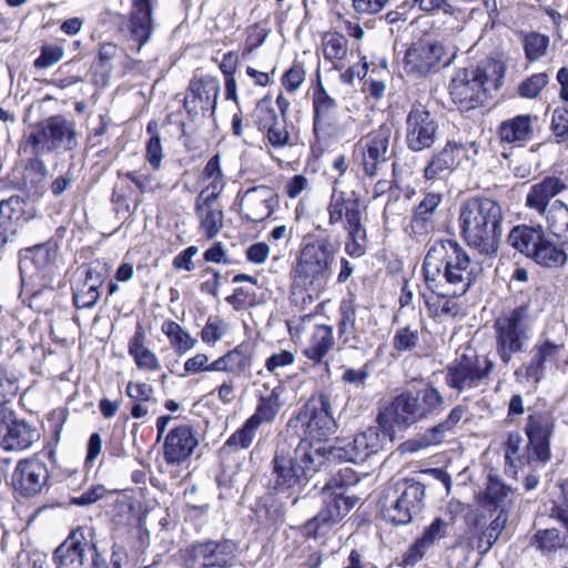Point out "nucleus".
I'll use <instances>...</instances> for the list:
<instances>
[{
  "label": "nucleus",
  "mask_w": 568,
  "mask_h": 568,
  "mask_svg": "<svg viewBox=\"0 0 568 568\" xmlns=\"http://www.w3.org/2000/svg\"><path fill=\"white\" fill-rule=\"evenodd\" d=\"M435 295V301L432 302L427 300L426 303L436 317H457L458 315H462V306L456 301L458 296Z\"/></svg>",
  "instance_id": "nucleus-54"
},
{
  "label": "nucleus",
  "mask_w": 568,
  "mask_h": 568,
  "mask_svg": "<svg viewBox=\"0 0 568 568\" xmlns=\"http://www.w3.org/2000/svg\"><path fill=\"white\" fill-rule=\"evenodd\" d=\"M55 244L47 242L20 252L19 268L21 275L32 276L33 271L45 270L55 258Z\"/></svg>",
  "instance_id": "nucleus-30"
},
{
  "label": "nucleus",
  "mask_w": 568,
  "mask_h": 568,
  "mask_svg": "<svg viewBox=\"0 0 568 568\" xmlns=\"http://www.w3.org/2000/svg\"><path fill=\"white\" fill-rule=\"evenodd\" d=\"M195 215L200 232L207 239H214L223 227V206L220 202L195 201Z\"/></svg>",
  "instance_id": "nucleus-34"
},
{
  "label": "nucleus",
  "mask_w": 568,
  "mask_h": 568,
  "mask_svg": "<svg viewBox=\"0 0 568 568\" xmlns=\"http://www.w3.org/2000/svg\"><path fill=\"white\" fill-rule=\"evenodd\" d=\"M514 491L510 486L505 485L497 477L489 476L485 490V499L499 510L508 511L513 503Z\"/></svg>",
  "instance_id": "nucleus-46"
},
{
  "label": "nucleus",
  "mask_w": 568,
  "mask_h": 568,
  "mask_svg": "<svg viewBox=\"0 0 568 568\" xmlns=\"http://www.w3.org/2000/svg\"><path fill=\"white\" fill-rule=\"evenodd\" d=\"M496 353L504 365L523 353L530 338L527 310L523 306L501 313L494 323Z\"/></svg>",
  "instance_id": "nucleus-8"
},
{
  "label": "nucleus",
  "mask_w": 568,
  "mask_h": 568,
  "mask_svg": "<svg viewBox=\"0 0 568 568\" xmlns=\"http://www.w3.org/2000/svg\"><path fill=\"white\" fill-rule=\"evenodd\" d=\"M388 443H392L390 425L385 424L383 427L377 423V426L356 434L352 442L343 440L326 448V455L327 459L362 463L369 456L384 450Z\"/></svg>",
  "instance_id": "nucleus-10"
},
{
  "label": "nucleus",
  "mask_w": 568,
  "mask_h": 568,
  "mask_svg": "<svg viewBox=\"0 0 568 568\" xmlns=\"http://www.w3.org/2000/svg\"><path fill=\"white\" fill-rule=\"evenodd\" d=\"M456 240L435 241L424 262L423 274L426 286L443 296H463L481 272Z\"/></svg>",
  "instance_id": "nucleus-1"
},
{
  "label": "nucleus",
  "mask_w": 568,
  "mask_h": 568,
  "mask_svg": "<svg viewBox=\"0 0 568 568\" xmlns=\"http://www.w3.org/2000/svg\"><path fill=\"white\" fill-rule=\"evenodd\" d=\"M327 459L326 447L310 448L300 446L293 458L276 456L274 458V474L276 488L293 487L302 480H308Z\"/></svg>",
  "instance_id": "nucleus-9"
},
{
  "label": "nucleus",
  "mask_w": 568,
  "mask_h": 568,
  "mask_svg": "<svg viewBox=\"0 0 568 568\" xmlns=\"http://www.w3.org/2000/svg\"><path fill=\"white\" fill-rule=\"evenodd\" d=\"M419 342V331L417 326L406 325L396 331L393 337V347L397 352H408L414 349Z\"/></svg>",
  "instance_id": "nucleus-57"
},
{
  "label": "nucleus",
  "mask_w": 568,
  "mask_h": 568,
  "mask_svg": "<svg viewBox=\"0 0 568 568\" xmlns=\"http://www.w3.org/2000/svg\"><path fill=\"white\" fill-rule=\"evenodd\" d=\"M346 489L341 477H333L325 484L322 489L321 510L304 525L307 537L318 538L327 535L351 511L357 498L347 496Z\"/></svg>",
  "instance_id": "nucleus-7"
},
{
  "label": "nucleus",
  "mask_w": 568,
  "mask_h": 568,
  "mask_svg": "<svg viewBox=\"0 0 568 568\" xmlns=\"http://www.w3.org/2000/svg\"><path fill=\"white\" fill-rule=\"evenodd\" d=\"M523 437L518 432L508 434L506 448H505V460L506 464L517 471V468L524 467L531 463H536L535 458L530 456V452L526 448V452H521Z\"/></svg>",
  "instance_id": "nucleus-45"
},
{
  "label": "nucleus",
  "mask_w": 568,
  "mask_h": 568,
  "mask_svg": "<svg viewBox=\"0 0 568 568\" xmlns=\"http://www.w3.org/2000/svg\"><path fill=\"white\" fill-rule=\"evenodd\" d=\"M251 193L254 194L253 201L255 202L254 215L251 216V221L262 222L274 211L275 193L267 186H251Z\"/></svg>",
  "instance_id": "nucleus-47"
},
{
  "label": "nucleus",
  "mask_w": 568,
  "mask_h": 568,
  "mask_svg": "<svg viewBox=\"0 0 568 568\" xmlns=\"http://www.w3.org/2000/svg\"><path fill=\"white\" fill-rule=\"evenodd\" d=\"M493 368L494 363L488 356L476 352L462 354L446 367L445 383L458 393L469 392L480 387Z\"/></svg>",
  "instance_id": "nucleus-12"
},
{
  "label": "nucleus",
  "mask_w": 568,
  "mask_h": 568,
  "mask_svg": "<svg viewBox=\"0 0 568 568\" xmlns=\"http://www.w3.org/2000/svg\"><path fill=\"white\" fill-rule=\"evenodd\" d=\"M415 408L413 392L402 393L390 402L384 412L378 414L377 423L385 427V424L389 425V420H392L398 427H408L420 420Z\"/></svg>",
  "instance_id": "nucleus-27"
},
{
  "label": "nucleus",
  "mask_w": 568,
  "mask_h": 568,
  "mask_svg": "<svg viewBox=\"0 0 568 568\" xmlns=\"http://www.w3.org/2000/svg\"><path fill=\"white\" fill-rule=\"evenodd\" d=\"M305 70L302 64L294 63L282 78V84L288 93H294L305 81Z\"/></svg>",
  "instance_id": "nucleus-64"
},
{
  "label": "nucleus",
  "mask_w": 568,
  "mask_h": 568,
  "mask_svg": "<svg viewBox=\"0 0 568 568\" xmlns=\"http://www.w3.org/2000/svg\"><path fill=\"white\" fill-rule=\"evenodd\" d=\"M19 390L18 376L8 369L0 367V408H4L3 404L11 397L16 396Z\"/></svg>",
  "instance_id": "nucleus-60"
},
{
  "label": "nucleus",
  "mask_w": 568,
  "mask_h": 568,
  "mask_svg": "<svg viewBox=\"0 0 568 568\" xmlns=\"http://www.w3.org/2000/svg\"><path fill=\"white\" fill-rule=\"evenodd\" d=\"M312 104L314 111L313 131L317 140L329 141L342 134L338 116V105L322 82L320 69L316 71V85L313 91Z\"/></svg>",
  "instance_id": "nucleus-14"
},
{
  "label": "nucleus",
  "mask_w": 568,
  "mask_h": 568,
  "mask_svg": "<svg viewBox=\"0 0 568 568\" xmlns=\"http://www.w3.org/2000/svg\"><path fill=\"white\" fill-rule=\"evenodd\" d=\"M393 129V123L384 122L356 142L354 152L366 176H378L390 159Z\"/></svg>",
  "instance_id": "nucleus-11"
},
{
  "label": "nucleus",
  "mask_w": 568,
  "mask_h": 568,
  "mask_svg": "<svg viewBox=\"0 0 568 568\" xmlns=\"http://www.w3.org/2000/svg\"><path fill=\"white\" fill-rule=\"evenodd\" d=\"M448 54L446 47L440 42H415L405 53L404 71L415 78L426 77L430 71L449 65L456 57V52Z\"/></svg>",
  "instance_id": "nucleus-16"
},
{
  "label": "nucleus",
  "mask_w": 568,
  "mask_h": 568,
  "mask_svg": "<svg viewBox=\"0 0 568 568\" xmlns=\"http://www.w3.org/2000/svg\"><path fill=\"white\" fill-rule=\"evenodd\" d=\"M530 258L539 265L551 268L564 265L567 261V254L560 246L548 240L544 234L540 245H537Z\"/></svg>",
  "instance_id": "nucleus-44"
},
{
  "label": "nucleus",
  "mask_w": 568,
  "mask_h": 568,
  "mask_svg": "<svg viewBox=\"0 0 568 568\" xmlns=\"http://www.w3.org/2000/svg\"><path fill=\"white\" fill-rule=\"evenodd\" d=\"M447 523L442 518H435L433 523L425 528L423 535L410 546L405 554V562L415 565L419 561L426 550L432 547L436 540L445 537L447 530Z\"/></svg>",
  "instance_id": "nucleus-35"
},
{
  "label": "nucleus",
  "mask_w": 568,
  "mask_h": 568,
  "mask_svg": "<svg viewBox=\"0 0 568 568\" xmlns=\"http://www.w3.org/2000/svg\"><path fill=\"white\" fill-rule=\"evenodd\" d=\"M155 0H131L129 31L138 43V51L151 39L154 30L153 7Z\"/></svg>",
  "instance_id": "nucleus-25"
},
{
  "label": "nucleus",
  "mask_w": 568,
  "mask_h": 568,
  "mask_svg": "<svg viewBox=\"0 0 568 568\" xmlns=\"http://www.w3.org/2000/svg\"><path fill=\"white\" fill-rule=\"evenodd\" d=\"M544 234V229L540 225L520 224L513 227L507 241L511 247L530 258L537 245H540Z\"/></svg>",
  "instance_id": "nucleus-37"
},
{
  "label": "nucleus",
  "mask_w": 568,
  "mask_h": 568,
  "mask_svg": "<svg viewBox=\"0 0 568 568\" xmlns=\"http://www.w3.org/2000/svg\"><path fill=\"white\" fill-rule=\"evenodd\" d=\"M500 204L489 197H470L459 212V225L467 244L483 255H495L498 251L503 229Z\"/></svg>",
  "instance_id": "nucleus-2"
},
{
  "label": "nucleus",
  "mask_w": 568,
  "mask_h": 568,
  "mask_svg": "<svg viewBox=\"0 0 568 568\" xmlns=\"http://www.w3.org/2000/svg\"><path fill=\"white\" fill-rule=\"evenodd\" d=\"M298 417L305 425L307 435L317 442L327 439L337 429L329 396L324 393L312 395Z\"/></svg>",
  "instance_id": "nucleus-20"
},
{
  "label": "nucleus",
  "mask_w": 568,
  "mask_h": 568,
  "mask_svg": "<svg viewBox=\"0 0 568 568\" xmlns=\"http://www.w3.org/2000/svg\"><path fill=\"white\" fill-rule=\"evenodd\" d=\"M327 212L331 225H335L343 220L345 224H347L351 219L362 214L361 201L358 197H355L354 194L347 196L344 192L333 190Z\"/></svg>",
  "instance_id": "nucleus-36"
},
{
  "label": "nucleus",
  "mask_w": 568,
  "mask_h": 568,
  "mask_svg": "<svg viewBox=\"0 0 568 568\" xmlns=\"http://www.w3.org/2000/svg\"><path fill=\"white\" fill-rule=\"evenodd\" d=\"M27 202L19 195H12L0 202V220L17 227L20 221L27 222L34 216L33 210L26 211Z\"/></svg>",
  "instance_id": "nucleus-43"
},
{
  "label": "nucleus",
  "mask_w": 568,
  "mask_h": 568,
  "mask_svg": "<svg viewBox=\"0 0 568 568\" xmlns=\"http://www.w3.org/2000/svg\"><path fill=\"white\" fill-rule=\"evenodd\" d=\"M548 81L549 78L547 73H535L519 84L518 94L525 99H535L547 85Z\"/></svg>",
  "instance_id": "nucleus-59"
},
{
  "label": "nucleus",
  "mask_w": 568,
  "mask_h": 568,
  "mask_svg": "<svg viewBox=\"0 0 568 568\" xmlns=\"http://www.w3.org/2000/svg\"><path fill=\"white\" fill-rule=\"evenodd\" d=\"M413 398L420 420L437 414L444 404V397L433 385L413 392Z\"/></svg>",
  "instance_id": "nucleus-40"
},
{
  "label": "nucleus",
  "mask_w": 568,
  "mask_h": 568,
  "mask_svg": "<svg viewBox=\"0 0 568 568\" xmlns=\"http://www.w3.org/2000/svg\"><path fill=\"white\" fill-rule=\"evenodd\" d=\"M450 145L454 148V154L456 160L459 161V165L465 163L469 166H474L477 161V156L479 154V145L475 141L458 143L455 141H449Z\"/></svg>",
  "instance_id": "nucleus-61"
},
{
  "label": "nucleus",
  "mask_w": 568,
  "mask_h": 568,
  "mask_svg": "<svg viewBox=\"0 0 568 568\" xmlns=\"http://www.w3.org/2000/svg\"><path fill=\"white\" fill-rule=\"evenodd\" d=\"M243 345L229 352L211 364V371L241 372L245 368L247 357L243 354Z\"/></svg>",
  "instance_id": "nucleus-55"
},
{
  "label": "nucleus",
  "mask_w": 568,
  "mask_h": 568,
  "mask_svg": "<svg viewBox=\"0 0 568 568\" xmlns=\"http://www.w3.org/2000/svg\"><path fill=\"white\" fill-rule=\"evenodd\" d=\"M276 104L282 116L277 114L271 99L265 98L261 100L254 110V122L257 130L263 133L267 144L275 149H281L290 144V133L284 119L290 102L283 95H278Z\"/></svg>",
  "instance_id": "nucleus-15"
},
{
  "label": "nucleus",
  "mask_w": 568,
  "mask_h": 568,
  "mask_svg": "<svg viewBox=\"0 0 568 568\" xmlns=\"http://www.w3.org/2000/svg\"><path fill=\"white\" fill-rule=\"evenodd\" d=\"M529 114L516 115L503 121L498 126V136L503 142L523 145L532 138V120Z\"/></svg>",
  "instance_id": "nucleus-33"
},
{
  "label": "nucleus",
  "mask_w": 568,
  "mask_h": 568,
  "mask_svg": "<svg viewBox=\"0 0 568 568\" xmlns=\"http://www.w3.org/2000/svg\"><path fill=\"white\" fill-rule=\"evenodd\" d=\"M131 192L130 186H114L111 195V202L114 205L115 212L119 213H128L132 214L138 206L142 203L141 199H138L134 203L133 210L129 203L128 196Z\"/></svg>",
  "instance_id": "nucleus-62"
},
{
  "label": "nucleus",
  "mask_w": 568,
  "mask_h": 568,
  "mask_svg": "<svg viewBox=\"0 0 568 568\" xmlns=\"http://www.w3.org/2000/svg\"><path fill=\"white\" fill-rule=\"evenodd\" d=\"M523 43L527 60L536 61L546 54L549 37L538 32H530L524 37Z\"/></svg>",
  "instance_id": "nucleus-56"
},
{
  "label": "nucleus",
  "mask_w": 568,
  "mask_h": 568,
  "mask_svg": "<svg viewBox=\"0 0 568 568\" xmlns=\"http://www.w3.org/2000/svg\"><path fill=\"white\" fill-rule=\"evenodd\" d=\"M425 486L409 478L390 483L381 498L382 515L393 525H408L417 517L424 506Z\"/></svg>",
  "instance_id": "nucleus-6"
},
{
  "label": "nucleus",
  "mask_w": 568,
  "mask_h": 568,
  "mask_svg": "<svg viewBox=\"0 0 568 568\" xmlns=\"http://www.w3.org/2000/svg\"><path fill=\"white\" fill-rule=\"evenodd\" d=\"M530 545L549 556L564 548L565 539L556 528L539 529L532 536Z\"/></svg>",
  "instance_id": "nucleus-49"
},
{
  "label": "nucleus",
  "mask_w": 568,
  "mask_h": 568,
  "mask_svg": "<svg viewBox=\"0 0 568 568\" xmlns=\"http://www.w3.org/2000/svg\"><path fill=\"white\" fill-rule=\"evenodd\" d=\"M99 277H92L90 273L89 282H83L73 292V303L77 308H91L100 298Z\"/></svg>",
  "instance_id": "nucleus-52"
},
{
  "label": "nucleus",
  "mask_w": 568,
  "mask_h": 568,
  "mask_svg": "<svg viewBox=\"0 0 568 568\" xmlns=\"http://www.w3.org/2000/svg\"><path fill=\"white\" fill-rule=\"evenodd\" d=\"M78 146V132L75 123L62 115H53L34 124L26 135L24 152L31 150L33 159L30 166L41 176H45L47 166L41 159L44 154H62L73 151Z\"/></svg>",
  "instance_id": "nucleus-4"
},
{
  "label": "nucleus",
  "mask_w": 568,
  "mask_h": 568,
  "mask_svg": "<svg viewBox=\"0 0 568 568\" xmlns=\"http://www.w3.org/2000/svg\"><path fill=\"white\" fill-rule=\"evenodd\" d=\"M162 332L166 335L172 347L179 354H184L195 346L196 341L176 322H164L162 324Z\"/></svg>",
  "instance_id": "nucleus-50"
},
{
  "label": "nucleus",
  "mask_w": 568,
  "mask_h": 568,
  "mask_svg": "<svg viewBox=\"0 0 568 568\" xmlns=\"http://www.w3.org/2000/svg\"><path fill=\"white\" fill-rule=\"evenodd\" d=\"M564 344H555L550 341L536 344L531 349V358L526 366V377L534 383H539L545 376L548 365H554L559 359Z\"/></svg>",
  "instance_id": "nucleus-28"
},
{
  "label": "nucleus",
  "mask_w": 568,
  "mask_h": 568,
  "mask_svg": "<svg viewBox=\"0 0 568 568\" xmlns=\"http://www.w3.org/2000/svg\"><path fill=\"white\" fill-rule=\"evenodd\" d=\"M92 537H94V530L91 527H78L72 530L54 550L53 560L57 568H84L83 551L92 547ZM85 568H106V560L103 556L95 554L93 564Z\"/></svg>",
  "instance_id": "nucleus-18"
},
{
  "label": "nucleus",
  "mask_w": 568,
  "mask_h": 568,
  "mask_svg": "<svg viewBox=\"0 0 568 568\" xmlns=\"http://www.w3.org/2000/svg\"><path fill=\"white\" fill-rule=\"evenodd\" d=\"M443 196L437 192H428L416 205L410 220L412 233L415 235H427L434 230V216L442 203Z\"/></svg>",
  "instance_id": "nucleus-29"
},
{
  "label": "nucleus",
  "mask_w": 568,
  "mask_h": 568,
  "mask_svg": "<svg viewBox=\"0 0 568 568\" xmlns=\"http://www.w3.org/2000/svg\"><path fill=\"white\" fill-rule=\"evenodd\" d=\"M120 178L130 180L139 190L141 194L153 193L161 187V183L154 173H150L148 169H140L134 171L118 172Z\"/></svg>",
  "instance_id": "nucleus-53"
},
{
  "label": "nucleus",
  "mask_w": 568,
  "mask_h": 568,
  "mask_svg": "<svg viewBox=\"0 0 568 568\" xmlns=\"http://www.w3.org/2000/svg\"><path fill=\"white\" fill-rule=\"evenodd\" d=\"M546 220L554 235L568 241V206L564 202L556 201L547 211Z\"/></svg>",
  "instance_id": "nucleus-51"
},
{
  "label": "nucleus",
  "mask_w": 568,
  "mask_h": 568,
  "mask_svg": "<svg viewBox=\"0 0 568 568\" xmlns=\"http://www.w3.org/2000/svg\"><path fill=\"white\" fill-rule=\"evenodd\" d=\"M438 124L420 103L413 104L406 118L405 142L413 152L430 149L437 136Z\"/></svg>",
  "instance_id": "nucleus-21"
},
{
  "label": "nucleus",
  "mask_w": 568,
  "mask_h": 568,
  "mask_svg": "<svg viewBox=\"0 0 568 568\" xmlns=\"http://www.w3.org/2000/svg\"><path fill=\"white\" fill-rule=\"evenodd\" d=\"M323 54L326 60H343L347 54V41L341 34H331L324 39Z\"/></svg>",
  "instance_id": "nucleus-58"
},
{
  "label": "nucleus",
  "mask_w": 568,
  "mask_h": 568,
  "mask_svg": "<svg viewBox=\"0 0 568 568\" xmlns=\"http://www.w3.org/2000/svg\"><path fill=\"white\" fill-rule=\"evenodd\" d=\"M505 71V64L494 58L480 61L475 68L457 70L449 84L453 102L462 111L484 104L491 91L503 85Z\"/></svg>",
  "instance_id": "nucleus-3"
},
{
  "label": "nucleus",
  "mask_w": 568,
  "mask_h": 568,
  "mask_svg": "<svg viewBox=\"0 0 568 568\" xmlns=\"http://www.w3.org/2000/svg\"><path fill=\"white\" fill-rule=\"evenodd\" d=\"M337 248L329 237H320L306 243L293 272V283L311 294L325 290L332 275V265Z\"/></svg>",
  "instance_id": "nucleus-5"
},
{
  "label": "nucleus",
  "mask_w": 568,
  "mask_h": 568,
  "mask_svg": "<svg viewBox=\"0 0 568 568\" xmlns=\"http://www.w3.org/2000/svg\"><path fill=\"white\" fill-rule=\"evenodd\" d=\"M197 446L193 429L181 425L171 429L164 440L163 455L168 464H180L189 458Z\"/></svg>",
  "instance_id": "nucleus-26"
},
{
  "label": "nucleus",
  "mask_w": 568,
  "mask_h": 568,
  "mask_svg": "<svg viewBox=\"0 0 568 568\" xmlns=\"http://www.w3.org/2000/svg\"><path fill=\"white\" fill-rule=\"evenodd\" d=\"M334 344L333 327L316 325L303 353L308 359L322 363L327 353L334 347Z\"/></svg>",
  "instance_id": "nucleus-38"
},
{
  "label": "nucleus",
  "mask_w": 568,
  "mask_h": 568,
  "mask_svg": "<svg viewBox=\"0 0 568 568\" xmlns=\"http://www.w3.org/2000/svg\"><path fill=\"white\" fill-rule=\"evenodd\" d=\"M459 165L454 154V148L449 141L439 150L432 153L425 169L426 180H446Z\"/></svg>",
  "instance_id": "nucleus-32"
},
{
  "label": "nucleus",
  "mask_w": 568,
  "mask_h": 568,
  "mask_svg": "<svg viewBox=\"0 0 568 568\" xmlns=\"http://www.w3.org/2000/svg\"><path fill=\"white\" fill-rule=\"evenodd\" d=\"M356 312L357 304L355 296L353 294H348L341 301L338 306V313L341 316L338 323V334L341 337H345L344 342H347L348 336L357 329Z\"/></svg>",
  "instance_id": "nucleus-48"
},
{
  "label": "nucleus",
  "mask_w": 568,
  "mask_h": 568,
  "mask_svg": "<svg viewBox=\"0 0 568 568\" xmlns=\"http://www.w3.org/2000/svg\"><path fill=\"white\" fill-rule=\"evenodd\" d=\"M184 568H225L233 565L234 544L227 540L194 542L182 550Z\"/></svg>",
  "instance_id": "nucleus-19"
},
{
  "label": "nucleus",
  "mask_w": 568,
  "mask_h": 568,
  "mask_svg": "<svg viewBox=\"0 0 568 568\" xmlns=\"http://www.w3.org/2000/svg\"><path fill=\"white\" fill-rule=\"evenodd\" d=\"M47 465L37 459L20 460L12 474L14 490L23 497H32L42 491L49 480Z\"/></svg>",
  "instance_id": "nucleus-23"
},
{
  "label": "nucleus",
  "mask_w": 568,
  "mask_h": 568,
  "mask_svg": "<svg viewBox=\"0 0 568 568\" xmlns=\"http://www.w3.org/2000/svg\"><path fill=\"white\" fill-rule=\"evenodd\" d=\"M566 189V184L555 176H547L534 184L526 196V205L546 216L550 200Z\"/></svg>",
  "instance_id": "nucleus-31"
},
{
  "label": "nucleus",
  "mask_w": 568,
  "mask_h": 568,
  "mask_svg": "<svg viewBox=\"0 0 568 568\" xmlns=\"http://www.w3.org/2000/svg\"><path fill=\"white\" fill-rule=\"evenodd\" d=\"M125 393L134 402L156 404L154 388L148 383L129 382Z\"/></svg>",
  "instance_id": "nucleus-63"
},
{
  "label": "nucleus",
  "mask_w": 568,
  "mask_h": 568,
  "mask_svg": "<svg viewBox=\"0 0 568 568\" xmlns=\"http://www.w3.org/2000/svg\"><path fill=\"white\" fill-rule=\"evenodd\" d=\"M0 447L6 452H22L40 439L33 425L18 419L8 408H0Z\"/></svg>",
  "instance_id": "nucleus-22"
},
{
  "label": "nucleus",
  "mask_w": 568,
  "mask_h": 568,
  "mask_svg": "<svg viewBox=\"0 0 568 568\" xmlns=\"http://www.w3.org/2000/svg\"><path fill=\"white\" fill-rule=\"evenodd\" d=\"M258 393L260 402L255 414L251 416V432L262 423L272 422L281 407L277 388L265 389L264 393L258 390Z\"/></svg>",
  "instance_id": "nucleus-42"
},
{
  "label": "nucleus",
  "mask_w": 568,
  "mask_h": 568,
  "mask_svg": "<svg viewBox=\"0 0 568 568\" xmlns=\"http://www.w3.org/2000/svg\"><path fill=\"white\" fill-rule=\"evenodd\" d=\"M145 334L141 326H138L133 337L129 342V354L133 357L139 369L158 371L160 361L156 355L144 346Z\"/></svg>",
  "instance_id": "nucleus-39"
},
{
  "label": "nucleus",
  "mask_w": 568,
  "mask_h": 568,
  "mask_svg": "<svg viewBox=\"0 0 568 568\" xmlns=\"http://www.w3.org/2000/svg\"><path fill=\"white\" fill-rule=\"evenodd\" d=\"M247 446L248 419L224 444L222 452L225 455V466L223 473L217 477L220 486L234 487L237 491L242 489L243 495L248 488V469L244 467Z\"/></svg>",
  "instance_id": "nucleus-13"
},
{
  "label": "nucleus",
  "mask_w": 568,
  "mask_h": 568,
  "mask_svg": "<svg viewBox=\"0 0 568 568\" xmlns=\"http://www.w3.org/2000/svg\"><path fill=\"white\" fill-rule=\"evenodd\" d=\"M344 229L346 230L348 237L345 244L346 253L353 257L363 256L366 253L368 241L362 214L351 219V221L344 225Z\"/></svg>",
  "instance_id": "nucleus-41"
},
{
  "label": "nucleus",
  "mask_w": 568,
  "mask_h": 568,
  "mask_svg": "<svg viewBox=\"0 0 568 568\" xmlns=\"http://www.w3.org/2000/svg\"><path fill=\"white\" fill-rule=\"evenodd\" d=\"M555 427L556 418L549 410H534L527 416L524 427L527 449L538 464L546 465L552 457L550 443Z\"/></svg>",
  "instance_id": "nucleus-17"
},
{
  "label": "nucleus",
  "mask_w": 568,
  "mask_h": 568,
  "mask_svg": "<svg viewBox=\"0 0 568 568\" xmlns=\"http://www.w3.org/2000/svg\"><path fill=\"white\" fill-rule=\"evenodd\" d=\"M220 92V82L216 78L206 75L194 78L189 85V93L184 98V106L189 113H205L214 111Z\"/></svg>",
  "instance_id": "nucleus-24"
}]
</instances>
